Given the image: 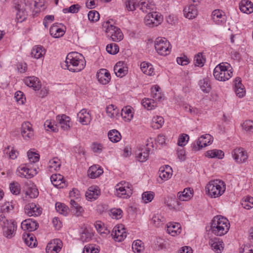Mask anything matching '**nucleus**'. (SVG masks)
Returning <instances> with one entry per match:
<instances>
[{
	"label": "nucleus",
	"instance_id": "nucleus-1",
	"mask_svg": "<svg viewBox=\"0 0 253 253\" xmlns=\"http://www.w3.org/2000/svg\"><path fill=\"white\" fill-rule=\"evenodd\" d=\"M85 63L84 57L82 54L72 52L67 54L65 66L70 71L79 72L84 68Z\"/></svg>",
	"mask_w": 253,
	"mask_h": 253
},
{
	"label": "nucleus",
	"instance_id": "nucleus-2",
	"mask_svg": "<svg viewBox=\"0 0 253 253\" xmlns=\"http://www.w3.org/2000/svg\"><path fill=\"white\" fill-rule=\"evenodd\" d=\"M229 227L228 220L221 215L214 216L211 222V231L216 236H221L225 235L228 231Z\"/></svg>",
	"mask_w": 253,
	"mask_h": 253
},
{
	"label": "nucleus",
	"instance_id": "nucleus-3",
	"mask_svg": "<svg viewBox=\"0 0 253 253\" xmlns=\"http://www.w3.org/2000/svg\"><path fill=\"white\" fill-rule=\"evenodd\" d=\"M207 194L211 198L220 196L225 191L226 187L224 182L219 179L210 181L206 187Z\"/></svg>",
	"mask_w": 253,
	"mask_h": 253
},
{
	"label": "nucleus",
	"instance_id": "nucleus-4",
	"mask_svg": "<svg viewBox=\"0 0 253 253\" xmlns=\"http://www.w3.org/2000/svg\"><path fill=\"white\" fill-rule=\"evenodd\" d=\"M230 65L227 63H221L217 65L213 70L215 79L219 81H226L232 76Z\"/></svg>",
	"mask_w": 253,
	"mask_h": 253
},
{
	"label": "nucleus",
	"instance_id": "nucleus-5",
	"mask_svg": "<svg viewBox=\"0 0 253 253\" xmlns=\"http://www.w3.org/2000/svg\"><path fill=\"white\" fill-rule=\"evenodd\" d=\"M103 27L105 29L107 35L111 37L113 41L118 42L123 39V34L120 29L111 24L109 21L104 23Z\"/></svg>",
	"mask_w": 253,
	"mask_h": 253
},
{
	"label": "nucleus",
	"instance_id": "nucleus-6",
	"mask_svg": "<svg viewBox=\"0 0 253 253\" xmlns=\"http://www.w3.org/2000/svg\"><path fill=\"white\" fill-rule=\"evenodd\" d=\"M116 195L117 197L126 199L132 194V185L125 181H121L116 185Z\"/></svg>",
	"mask_w": 253,
	"mask_h": 253
},
{
	"label": "nucleus",
	"instance_id": "nucleus-7",
	"mask_svg": "<svg viewBox=\"0 0 253 253\" xmlns=\"http://www.w3.org/2000/svg\"><path fill=\"white\" fill-rule=\"evenodd\" d=\"M27 3H28V1ZM32 3H33L34 6L37 8H39L40 7L42 6V4H39L36 1H32V2L29 3V5L28 3H25V5L26 6V8H24L23 3L17 4L15 6V9L17 10L16 13V18L19 22H21L26 18V16L27 15L26 10L28 7L30 8H32Z\"/></svg>",
	"mask_w": 253,
	"mask_h": 253
},
{
	"label": "nucleus",
	"instance_id": "nucleus-8",
	"mask_svg": "<svg viewBox=\"0 0 253 253\" xmlns=\"http://www.w3.org/2000/svg\"><path fill=\"white\" fill-rule=\"evenodd\" d=\"M170 43L165 39L158 38L155 42V47L158 54L166 56L170 52Z\"/></svg>",
	"mask_w": 253,
	"mask_h": 253
},
{
	"label": "nucleus",
	"instance_id": "nucleus-9",
	"mask_svg": "<svg viewBox=\"0 0 253 253\" xmlns=\"http://www.w3.org/2000/svg\"><path fill=\"white\" fill-rule=\"evenodd\" d=\"M161 14L157 12H149L144 18L146 25L150 27H154L160 25L163 21Z\"/></svg>",
	"mask_w": 253,
	"mask_h": 253
},
{
	"label": "nucleus",
	"instance_id": "nucleus-10",
	"mask_svg": "<svg viewBox=\"0 0 253 253\" xmlns=\"http://www.w3.org/2000/svg\"><path fill=\"white\" fill-rule=\"evenodd\" d=\"M17 175L26 178H31L38 173L36 168H32L29 164H24L19 167L17 170Z\"/></svg>",
	"mask_w": 253,
	"mask_h": 253
},
{
	"label": "nucleus",
	"instance_id": "nucleus-11",
	"mask_svg": "<svg viewBox=\"0 0 253 253\" xmlns=\"http://www.w3.org/2000/svg\"><path fill=\"white\" fill-rule=\"evenodd\" d=\"M0 227L2 229L3 235L6 238L10 239L15 235L16 225L14 221L10 220L4 224H2Z\"/></svg>",
	"mask_w": 253,
	"mask_h": 253
},
{
	"label": "nucleus",
	"instance_id": "nucleus-12",
	"mask_svg": "<svg viewBox=\"0 0 253 253\" xmlns=\"http://www.w3.org/2000/svg\"><path fill=\"white\" fill-rule=\"evenodd\" d=\"M212 142V136L210 134L201 136L196 142L193 144V149L195 151H198L203 147L210 145Z\"/></svg>",
	"mask_w": 253,
	"mask_h": 253
},
{
	"label": "nucleus",
	"instance_id": "nucleus-13",
	"mask_svg": "<svg viewBox=\"0 0 253 253\" xmlns=\"http://www.w3.org/2000/svg\"><path fill=\"white\" fill-rule=\"evenodd\" d=\"M111 236L115 241L121 242L126 237V230L123 225L116 226L114 227Z\"/></svg>",
	"mask_w": 253,
	"mask_h": 253
},
{
	"label": "nucleus",
	"instance_id": "nucleus-14",
	"mask_svg": "<svg viewBox=\"0 0 253 253\" xmlns=\"http://www.w3.org/2000/svg\"><path fill=\"white\" fill-rule=\"evenodd\" d=\"M62 247V242L59 239L51 241L46 246V253H58Z\"/></svg>",
	"mask_w": 253,
	"mask_h": 253
},
{
	"label": "nucleus",
	"instance_id": "nucleus-15",
	"mask_svg": "<svg viewBox=\"0 0 253 253\" xmlns=\"http://www.w3.org/2000/svg\"><path fill=\"white\" fill-rule=\"evenodd\" d=\"M21 135L25 140H29L34 137V130L29 122H24L22 124Z\"/></svg>",
	"mask_w": 253,
	"mask_h": 253
},
{
	"label": "nucleus",
	"instance_id": "nucleus-16",
	"mask_svg": "<svg viewBox=\"0 0 253 253\" xmlns=\"http://www.w3.org/2000/svg\"><path fill=\"white\" fill-rule=\"evenodd\" d=\"M232 156L237 163H241L248 158L247 153L242 148L235 149L232 152Z\"/></svg>",
	"mask_w": 253,
	"mask_h": 253
},
{
	"label": "nucleus",
	"instance_id": "nucleus-17",
	"mask_svg": "<svg viewBox=\"0 0 253 253\" xmlns=\"http://www.w3.org/2000/svg\"><path fill=\"white\" fill-rule=\"evenodd\" d=\"M25 212L29 216H37L42 213V209L38 207L35 203H31L25 206Z\"/></svg>",
	"mask_w": 253,
	"mask_h": 253
},
{
	"label": "nucleus",
	"instance_id": "nucleus-18",
	"mask_svg": "<svg viewBox=\"0 0 253 253\" xmlns=\"http://www.w3.org/2000/svg\"><path fill=\"white\" fill-rule=\"evenodd\" d=\"M50 180L52 184L58 188H63L67 186L63 176L60 174H52Z\"/></svg>",
	"mask_w": 253,
	"mask_h": 253
},
{
	"label": "nucleus",
	"instance_id": "nucleus-19",
	"mask_svg": "<svg viewBox=\"0 0 253 253\" xmlns=\"http://www.w3.org/2000/svg\"><path fill=\"white\" fill-rule=\"evenodd\" d=\"M211 18L217 25L222 24L226 22V15L224 12L219 9H215L212 11Z\"/></svg>",
	"mask_w": 253,
	"mask_h": 253
},
{
	"label": "nucleus",
	"instance_id": "nucleus-20",
	"mask_svg": "<svg viewBox=\"0 0 253 253\" xmlns=\"http://www.w3.org/2000/svg\"><path fill=\"white\" fill-rule=\"evenodd\" d=\"M98 82L102 84H107L111 80V75L109 71L105 69H101L97 73Z\"/></svg>",
	"mask_w": 253,
	"mask_h": 253
},
{
	"label": "nucleus",
	"instance_id": "nucleus-21",
	"mask_svg": "<svg viewBox=\"0 0 253 253\" xmlns=\"http://www.w3.org/2000/svg\"><path fill=\"white\" fill-rule=\"evenodd\" d=\"M164 204L167 205L169 209L176 211L181 210V203L174 197L168 196L165 198Z\"/></svg>",
	"mask_w": 253,
	"mask_h": 253
},
{
	"label": "nucleus",
	"instance_id": "nucleus-22",
	"mask_svg": "<svg viewBox=\"0 0 253 253\" xmlns=\"http://www.w3.org/2000/svg\"><path fill=\"white\" fill-rule=\"evenodd\" d=\"M209 245L211 249L216 253H221L224 249L223 242L218 238L210 239Z\"/></svg>",
	"mask_w": 253,
	"mask_h": 253
},
{
	"label": "nucleus",
	"instance_id": "nucleus-23",
	"mask_svg": "<svg viewBox=\"0 0 253 253\" xmlns=\"http://www.w3.org/2000/svg\"><path fill=\"white\" fill-rule=\"evenodd\" d=\"M100 195V191L97 186L89 187L85 193V197L89 201H94L97 199Z\"/></svg>",
	"mask_w": 253,
	"mask_h": 253
},
{
	"label": "nucleus",
	"instance_id": "nucleus-24",
	"mask_svg": "<svg viewBox=\"0 0 253 253\" xmlns=\"http://www.w3.org/2000/svg\"><path fill=\"white\" fill-rule=\"evenodd\" d=\"M24 82L27 86L32 87L35 90H38L41 87L39 79L36 77H28L24 79Z\"/></svg>",
	"mask_w": 253,
	"mask_h": 253
},
{
	"label": "nucleus",
	"instance_id": "nucleus-25",
	"mask_svg": "<svg viewBox=\"0 0 253 253\" xmlns=\"http://www.w3.org/2000/svg\"><path fill=\"white\" fill-rule=\"evenodd\" d=\"M159 177L161 180L165 181L170 178L172 174V170L171 167L168 165L160 168Z\"/></svg>",
	"mask_w": 253,
	"mask_h": 253
},
{
	"label": "nucleus",
	"instance_id": "nucleus-26",
	"mask_svg": "<svg viewBox=\"0 0 253 253\" xmlns=\"http://www.w3.org/2000/svg\"><path fill=\"white\" fill-rule=\"evenodd\" d=\"M241 79L237 77L234 81V91L236 95L240 98L243 97L246 93L245 87L242 84Z\"/></svg>",
	"mask_w": 253,
	"mask_h": 253
},
{
	"label": "nucleus",
	"instance_id": "nucleus-27",
	"mask_svg": "<svg viewBox=\"0 0 253 253\" xmlns=\"http://www.w3.org/2000/svg\"><path fill=\"white\" fill-rule=\"evenodd\" d=\"M56 120L58 125L60 126L63 130H68L70 128V118L65 115H58L56 117Z\"/></svg>",
	"mask_w": 253,
	"mask_h": 253
},
{
	"label": "nucleus",
	"instance_id": "nucleus-28",
	"mask_svg": "<svg viewBox=\"0 0 253 253\" xmlns=\"http://www.w3.org/2000/svg\"><path fill=\"white\" fill-rule=\"evenodd\" d=\"M79 122L83 125H87L91 121V115L85 109H82L77 115Z\"/></svg>",
	"mask_w": 253,
	"mask_h": 253
},
{
	"label": "nucleus",
	"instance_id": "nucleus-29",
	"mask_svg": "<svg viewBox=\"0 0 253 253\" xmlns=\"http://www.w3.org/2000/svg\"><path fill=\"white\" fill-rule=\"evenodd\" d=\"M183 12L185 17L189 19L195 18L198 14L197 7L192 4H189L183 10Z\"/></svg>",
	"mask_w": 253,
	"mask_h": 253
},
{
	"label": "nucleus",
	"instance_id": "nucleus-30",
	"mask_svg": "<svg viewBox=\"0 0 253 253\" xmlns=\"http://www.w3.org/2000/svg\"><path fill=\"white\" fill-rule=\"evenodd\" d=\"M103 172L101 167L94 165L89 167L87 170V175L91 178H95L99 176Z\"/></svg>",
	"mask_w": 253,
	"mask_h": 253
},
{
	"label": "nucleus",
	"instance_id": "nucleus-31",
	"mask_svg": "<svg viewBox=\"0 0 253 253\" xmlns=\"http://www.w3.org/2000/svg\"><path fill=\"white\" fill-rule=\"evenodd\" d=\"M38 226V223L30 219H26L21 223V228L24 230L35 231L37 229Z\"/></svg>",
	"mask_w": 253,
	"mask_h": 253
},
{
	"label": "nucleus",
	"instance_id": "nucleus-32",
	"mask_svg": "<svg viewBox=\"0 0 253 253\" xmlns=\"http://www.w3.org/2000/svg\"><path fill=\"white\" fill-rule=\"evenodd\" d=\"M167 231L171 236H175L181 232V226L178 223H169L167 225Z\"/></svg>",
	"mask_w": 253,
	"mask_h": 253
},
{
	"label": "nucleus",
	"instance_id": "nucleus-33",
	"mask_svg": "<svg viewBox=\"0 0 253 253\" xmlns=\"http://www.w3.org/2000/svg\"><path fill=\"white\" fill-rule=\"evenodd\" d=\"M240 9L246 13H251L253 11V4L248 0H242L239 4Z\"/></svg>",
	"mask_w": 253,
	"mask_h": 253
},
{
	"label": "nucleus",
	"instance_id": "nucleus-34",
	"mask_svg": "<svg viewBox=\"0 0 253 253\" xmlns=\"http://www.w3.org/2000/svg\"><path fill=\"white\" fill-rule=\"evenodd\" d=\"M150 149L148 147L142 148L136 153V158L140 162H145L149 158Z\"/></svg>",
	"mask_w": 253,
	"mask_h": 253
},
{
	"label": "nucleus",
	"instance_id": "nucleus-35",
	"mask_svg": "<svg viewBox=\"0 0 253 253\" xmlns=\"http://www.w3.org/2000/svg\"><path fill=\"white\" fill-rule=\"evenodd\" d=\"M114 72L117 76L123 77L127 73V68L123 66V63L122 62H118L114 68Z\"/></svg>",
	"mask_w": 253,
	"mask_h": 253
},
{
	"label": "nucleus",
	"instance_id": "nucleus-36",
	"mask_svg": "<svg viewBox=\"0 0 253 253\" xmlns=\"http://www.w3.org/2000/svg\"><path fill=\"white\" fill-rule=\"evenodd\" d=\"M137 7L144 12H148L154 8V5L147 0H141L137 2Z\"/></svg>",
	"mask_w": 253,
	"mask_h": 253
},
{
	"label": "nucleus",
	"instance_id": "nucleus-37",
	"mask_svg": "<svg viewBox=\"0 0 253 253\" xmlns=\"http://www.w3.org/2000/svg\"><path fill=\"white\" fill-rule=\"evenodd\" d=\"M94 226L97 231L103 237H106L109 233L110 230L104 226L103 223L100 221H96Z\"/></svg>",
	"mask_w": 253,
	"mask_h": 253
},
{
	"label": "nucleus",
	"instance_id": "nucleus-38",
	"mask_svg": "<svg viewBox=\"0 0 253 253\" xmlns=\"http://www.w3.org/2000/svg\"><path fill=\"white\" fill-rule=\"evenodd\" d=\"M23 239L25 244L29 247L33 248L37 245V240L35 236L30 233H26L23 235Z\"/></svg>",
	"mask_w": 253,
	"mask_h": 253
},
{
	"label": "nucleus",
	"instance_id": "nucleus-39",
	"mask_svg": "<svg viewBox=\"0 0 253 253\" xmlns=\"http://www.w3.org/2000/svg\"><path fill=\"white\" fill-rule=\"evenodd\" d=\"M224 152L220 150H211L206 152L205 156L210 158L222 159L224 156Z\"/></svg>",
	"mask_w": 253,
	"mask_h": 253
},
{
	"label": "nucleus",
	"instance_id": "nucleus-40",
	"mask_svg": "<svg viewBox=\"0 0 253 253\" xmlns=\"http://www.w3.org/2000/svg\"><path fill=\"white\" fill-rule=\"evenodd\" d=\"M45 53V51L42 46H35L32 49L31 55L36 59H40L42 57Z\"/></svg>",
	"mask_w": 253,
	"mask_h": 253
},
{
	"label": "nucleus",
	"instance_id": "nucleus-41",
	"mask_svg": "<svg viewBox=\"0 0 253 253\" xmlns=\"http://www.w3.org/2000/svg\"><path fill=\"white\" fill-rule=\"evenodd\" d=\"M192 196V190L189 188H185L182 192L178 193L179 199L182 201H188Z\"/></svg>",
	"mask_w": 253,
	"mask_h": 253
},
{
	"label": "nucleus",
	"instance_id": "nucleus-42",
	"mask_svg": "<svg viewBox=\"0 0 253 253\" xmlns=\"http://www.w3.org/2000/svg\"><path fill=\"white\" fill-rule=\"evenodd\" d=\"M121 116L126 121H130L133 117L132 108L130 106H126L122 109Z\"/></svg>",
	"mask_w": 253,
	"mask_h": 253
},
{
	"label": "nucleus",
	"instance_id": "nucleus-43",
	"mask_svg": "<svg viewBox=\"0 0 253 253\" xmlns=\"http://www.w3.org/2000/svg\"><path fill=\"white\" fill-rule=\"evenodd\" d=\"M141 71L146 75L152 76L154 75V68L153 66L148 62H143L140 64Z\"/></svg>",
	"mask_w": 253,
	"mask_h": 253
},
{
	"label": "nucleus",
	"instance_id": "nucleus-44",
	"mask_svg": "<svg viewBox=\"0 0 253 253\" xmlns=\"http://www.w3.org/2000/svg\"><path fill=\"white\" fill-rule=\"evenodd\" d=\"M76 199H72L70 201V205L72 210L76 211L77 216H81L84 212L83 208L79 205Z\"/></svg>",
	"mask_w": 253,
	"mask_h": 253
},
{
	"label": "nucleus",
	"instance_id": "nucleus-45",
	"mask_svg": "<svg viewBox=\"0 0 253 253\" xmlns=\"http://www.w3.org/2000/svg\"><path fill=\"white\" fill-rule=\"evenodd\" d=\"M50 34L54 38H58L63 36L64 31L57 25H53L50 28Z\"/></svg>",
	"mask_w": 253,
	"mask_h": 253
},
{
	"label": "nucleus",
	"instance_id": "nucleus-46",
	"mask_svg": "<svg viewBox=\"0 0 253 253\" xmlns=\"http://www.w3.org/2000/svg\"><path fill=\"white\" fill-rule=\"evenodd\" d=\"M142 105L148 110H151L157 107V103L154 99L145 98L142 100Z\"/></svg>",
	"mask_w": 253,
	"mask_h": 253
},
{
	"label": "nucleus",
	"instance_id": "nucleus-47",
	"mask_svg": "<svg viewBox=\"0 0 253 253\" xmlns=\"http://www.w3.org/2000/svg\"><path fill=\"white\" fill-rule=\"evenodd\" d=\"M110 140L113 142H119L121 139L120 133L116 129L110 130L108 133Z\"/></svg>",
	"mask_w": 253,
	"mask_h": 253
},
{
	"label": "nucleus",
	"instance_id": "nucleus-48",
	"mask_svg": "<svg viewBox=\"0 0 253 253\" xmlns=\"http://www.w3.org/2000/svg\"><path fill=\"white\" fill-rule=\"evenodd\" d=\"M132 249L135 253H141L144 250V244L140 240H135L132 244Z\"/></svg>",
	"mask_w": 253,
	"mask_h": 253
},
{
	"label": "nucleus",
	"instance_id": "nucleus-49",
	"mask_svg": "<svg viewBox=\"0 0 253 253\" xmlns=\"http://www.w3.org/2000/svg\"><path fill=\"white\" fill-rule=\"evenodd\" d=\"M61 164V161L58 158H53L52 159L50 160L48 163V168L49 170H58L60 167Z\"/></svg>",
	"mask_w": 253,
	"mask_h": 253
},
{
	"label": "nucleus",
	"instance_id": "nucleus-50",
	"mask_svg": "<svg viewBox=\"0 0 253 253\" xmlns=\"http://www.w3.org/2000/svg\"><path fill=\"white\" fill-rule=\"evenodd\" d=\"M164 123V118L161 116H157L153 118L151 125L154 129H158L162 126Z\"/></svg>",
	"mask_w": 253,
	"mask_h": 253
},
{
	"label": "nucleus",
	"instance_id": "nucleus-51",
	"mask_svg": "<svg viewBox=\"0 0 253 253\" xmlns=\"http://www.w3.org/2000/svg\"><path fill=\"white\" fill-rule=\"evenodd\" d=\"M242 207L247 210H250L253 208V198L251 197H246L242 201Z\"/></svg>",
	"mask_w": 253,
	"mask_h": 253
},
{
	"label": "nucleus",
	"instance_id": "nucleus-52",
	"mask_svg": "<svg viewBox=\"0 0 253 253\" xmlns=\"http://www.w3.org/2000/svg\"><path fill=\"white\" fill-rule=\"evenodd\" d=\"M55 209L59 213L66 215L68 213V208L64 204L56 203Z\"/></svg>",
	"mask_w": 253,
	"mask_h": 253
},
{
	"label": "nucleus",
	"instance_id": "nucleus-53",
	"mask_svg": "<svg viewBox=\"0 0 253 253\" xmlns=\"http://www.w3.org/2000/svg\"><path fill=\"white\" fill-rule=\"evenodd\" d=\"M205 62V59L201 53L196 55L194 58V64L196 66L201 67L204 66Z\"/></svg>",
	"mask_w": 253,
	"mask_h": 253
},
{
	"label": "nucleus",
	"instance_id": "nucleus-54",
	"mask_svg": "<svg viewBox=\"0 0 253 253\" xmlns=\"http://www.w3.org/2000/svg\"><path fill=\"white\" fill-rule=\"evenodd\" d=\"M200 85L201 89L205 92H208L211 89L210 83L208 79H204L200 81Z\"/></svg>",
	"mask_w": 253,
	"mask_h": 253
},
{
	"label": "nucleus",
	"instance_id": "nucleus-55",
	"mask_svg": "<svg viewBox=\"0 0 253 253\" xmlns=\"http://www.w3.org/2000/svg\"><path fill=\"white\" fill-rule=\"evenodd\" d=\"M154 193L153 192H145L142 195V199L145 203H148L152 201L154 199Z\"/></svg>",
	"mask_w": 253,
	"mask_h": 253
},
{
	"label": "nucleus",
	"instance_id": "nucleus-56",
	"mask_svg": "<svg viewBox=\"0 0 253 253\" xmlns=\"http://www.w3.org/2000/svg\"><path fill=\"white\" fill-rule=\"evenodd\" d=\"M44 126L45 128H47V130L50 129L53 132H56L58 130L57 125H55L54 122L51 121H46L44 124Z\"/></svg>",
	"mask_w": 253,
	"mask_h": 253
},
{
	"label": "nucleus",
	"instance_id": "nucleus-57",
	"mask_svg": "<svg viewBox=\"0 0 253 253\" xmlns=\"http://www.w3.org/2000/svg\"><path fill=\"white\" fill-rule=\"evenodd\" d=\"M106 51L111 54H116L119 51V48L116 43H111L106 46Z\"/></svg>",
	"mask_w": 253,
	"mask_h": 253
},
{
	"label": "nucleus",
	"instance_id": "nucleus-58",
	"mask_svg": "<svg viewBox=\"0 0 253 253\" xmlns=\"http://www.w3.org/2000/svg\"><path fill=\"white\" fill-rule=\"evenodd\" d=\"M27 156L30 162L33 163L39 161L40 159V155L39 154L30 150L28 152Z\"/></svg>",
	"mask_w": 253,
	"mask_h": 253
},
{
	"label": "nucleus",
	"instance_id": "nucleus-59",
	"mask_svg": "<svg viewBox=\"0 0 253 253\" xmlns=\"http://www.w3.org/2000/svg\"><path fill=\"white\" fill-rule=\"evenodd\" d=\"M88 20L91 22H96L99 18V13L95 10H91L88 13Z\"/></svg>",
	"mask_w": 253,
	"mask_h": 253
},
{
	"label": "nucleus",
	"instance_id": "nucleus-60",
	"mask_svg": "<svg viewBox=\"0 0 253 253\" xmlns=\"http://www.w3.org/2000/svg\"><path fill=\"white\" fill-rule=\"evenodd\" d=\"M10 148V146H8L4 149L3 152L4 154H8L9 158L14 160L17 158L18 152L13 148L9 151Z\"/></svg>",
	"mask_w": 253,
	"mask_h": 253
},
{
	"label": "nucleus",
	"instance_id": "nucleus-61",
	"mask_svg": "<svg viewBox=\"0 0 253 253\" xmlns=\"http://www.w3.org/2000/svg\"><path fill=\"white\" fill-rule=\"evenodd\" d=\"M137 2L135 0H128L126 2V6L128 11H133L137 7Z\"/></svg>",
	"mask_w": 253,
	"mask_h": 253
},
{
	"label": "nucleus",
	"instance_id": "nucleus-62",
	"mask_svg": "<svg viewBox=\"0 0 253 253\" xmlns=\"http://www.w3.org/2000/svg\"><path fill=\"white\" fill-rule=\"evenodd\" d=\"M122 211L120 209H112L110 211V215L113 218L120 219L122 216Z\"/></svg>",
	"mask_w": 253,
	"mask_h": 253
},
{
	"label": "nucleus",
	"instance_id": "nucleus-63",
	"mask_svg": "<svg viewBox=\"0 0 253 253\" xmlns=\"http://www.w3.org/2000/svg\"><path fill=\"white\" fill-rule=\"evenodd\" d=\"M242 127L244 129L247 131H253V121L251 120L245 121L242 124Z\"/></svg>",
	"mask_w": 253,
	"mask_h": 253
},
{
	"label": "nucleus",
	"instance_id": "nucleus-64",
	"mask_svg": "<svg viewBox=\"0 0 253 253\" xmlns=\"http://www.w3.org/2000/svg\"><path fill=\"white\" fill-rule=\"evenodd\" d=\"M9 188L11 192L15 195H18L20 192V187L18 183H13L10 184Z\"/></svg>",
	"mask_w": 253,
	"mask_h": 253
}]
</instances>
